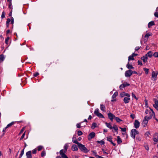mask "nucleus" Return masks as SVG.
Here are the masks:
<instances>
[{"label":"nucleus","instance_id":"f257e3e1","mask_svg":"<svg viewBox=\"0 0 158 158\" xmlns=\"http://www.w3.org/2000/svg\"><path fill=\"white\" fill-rule=\"evenodd\" d=\"M78 146L81 151L85 153H87L89 151V150L84 145L80 143H79Z\"/></svg>","mask_w":158,"mask_h":158},{"label":"nucleus","instance_id":"f03ea898","mask_svg":"<svg viewBox=\"0 0 158 158\" xmlns=\"http://www.w3.org/2000/svg\"><path fill=\"white\" fill-rule=\"evenodd\" d=\"M139 134V132L136 129H132L131 131V136L134 139H135V135Z\"/></svg>","mask_w":158,"mask_h":158},{"label":"nucleus","instance_id":"7ed1b4c3","mask_svg":"<svg viewBox=\"0 0 158 158\" xmlns=\"http://www.w3.org/2000/svg\"><path fill=\"white\" fill-rule=\"evenodd\" d=\"M99 110L98 109H96L94 112V114L98 117L101 118H104L103 115L101 113L99 112Z\"/></svg>","mask_w":158,"mask_h":158},{"label":"nucleus","instance_id":"20e7f679","mask_svg":"<svg viewBox=\"0 0 158 158\" xmlns=\"http://www.w3.org/2000/svg\"><path fill=\"white\" fill-rule=\"evenodd\" d=\"M133 71L129 70L126 71L125 73V76L127 77H130L132 74Z\"/></svg>","mask_w":158,"mask_h":158},{"label":"nucleus","instance_id":"39448f33","mask_svg":"<svg viewBox=\"0 0 158 158\" xmlns=\"http://www.w3.org/2000/svg\"><path fill=\"white\" fill-rule=\"evenodd\" d=\"M106 139L107 140L110 142L114 146H115L116 145V144L113 143L112 141V137L111 136H109L107 137Z\"/></svg>","mask_w":158,"mask_h":158},{"label":"nucleus","instance_id":"423d86ee","mask_svg":"<svg viewBox=\"0 0 158 158\" xmlns=\"http://www.w3.org/2000/svg\"><path fill=\"white\" fill-rule=\"evenodd\" d=\"M108 118L112 121L114 118H115V116L112 113L110 112L108 114Z\"/></svg>","mask_w":158,"mask_h":158},{"label":"nucleus","instance_id":"0eeeda50","mask_svg":"<svg viewBox=\"0 0 158 158\" xmlns=\"http://www.w3.org/2000/svg\"><path fill=\"white\" fill-rule=\"evenodd\" d=\"M95 136V133L93 132L90 133L88 135V139L89 140H90Z\"/></svg>","mask_w":158,"mask_h":158},{"label":"nucleus","instance_id":"6e6552de","mask_svg":"<svg viewBox=\"0 0 158 158\" xmlns=\"http://www.w3.org/2000/svg\"><path fill=\"white\" fill-rule=\"evenodd\" d=\"M129 85L130 84L127 83V82H125L120 86L119 88L121 89H122L123 88H124L126 86H129Z\"/></svg>","mask_w":158,"mask_h":158},{"label":"nucleus","instance_id":"1a4fd4ad","mask_svg":"<svg viewBox=\"0 0 158 158\" xmlns=\"http://www.w3.org/2000/svg\"><path fill=\"white\" fill-rule=\"evenodd\" d=\"M134 125L135 128L137 129L138 128L139 126L140 123L138 120H136L135 121Z\"/></svg>","mask_w":158,"mask_h":158},{"label":"nucleus","instance_id":"9d476101","mask_svg":"<svg viewBox=\"0 0 158 158\" xmlns=\"http://www.w3.org/2000/svg\"><path fill=\"white\" fill-rule=\"evenodd\" d=\"M158 134L157 133H156L154 135L153 139L154 142L157 143L158 141Z\"/></svg>","mask_w":158,"mask_h":158},{"label":"nucleus","instance_id":"9b49d317","mask_svg":"<svg viewBox=\"0 0 158 158\" xmlns=\"http://www.w3.org/2000/svg\"><path fill=\"white\" fill-rule=\"evenodd\" d=\"M118 93L117 92H115L112 95V99L111 100V102H114L116 100V97L118 95Z\"/></svg>","mask_w":158,"mask_h":158},{"label":"nucleus","instance_id":"f8f14e48","mask_svg":"<svg viewBox=\"0 0 158 158\" xmlns=\"http://www.w3.org/2000/svg\"><path fill=\"white\" fill-rule=\"evenodd\" d=\"M31 151H29L27 152L26 156L27 157V158H31Z\"/></svg>","mask_w":158,"mask_h":158},{"label":"nucleus","instance_id":"ddd939ff","mask_svg":"<svg viewBox=\"0 0 158 158\" xmlns=\"http://www.w3.org/2000/svg\"><path fill=\"white\" fill-rule=\"evenodd\" d=\"M141 59L144 62H145L147 61L148 58V57L145 56L141 57Z\"/></svg>","mask_w":158,"mask_h":158},{"label":"nucleus","instance_id":"4468645a","mask_svg":"<svg viewBox=\"0 0 158 158\" xmlns=\"http://www.w3.org/2000/svg\"><path fill=\"white\" fill-rule=\"evenodd\" d=\"M72 149L73 151H76L78 150V148L77 145L74 144L72 146Z\"/></svg>","mask_w":158,"mask_h":158},{"label":"nucleus","instance_id":"2eb2a0df","mask_svg":"<svg viewBox=\"0 0 158 158\" xmlns=\"http://www.w3.org/2000/svg\"><path fill=\"white\" fill-rule=\"evenodd\" d=\"M152 56V51H149L147 53L146 55L145 56L147 57L148 56L149 57H151Z\"/></svg>","mask_w":158,"mask_h":158},{"label":"nucleus","instance_id":"dca6fc26","mask_svg":"<svg viewBox=\"0 0 158 158\" xmlns=\"http://www.w3.org/2000/svg\"><path fill=\"white\" fill-rule=\"evenodd\" d=\"M130 100V98H129L125 97L124 98L123 101L125 103H128L129 101Z\"/></svg>","mask_w":158,"mask_h":158},{"label":"nucleus","instance_id":"f3484780","mask_svg":"<svg viewBox=\"0 0 158 158\" xmlns=\"http://www.w3.org/2000/svg\"><path fill=\"white\" fill-rule=\"evenodd\" d=\"M154 25H155L154 22L153 21H152L149 23L148 26L149 28H150L151 26Z\"/></svg>","mask_w":158,"mask_h":158},{"label":"nucleus","instance_id":"a211bd4d","mask_svg":"<svg viewBox=\"0 0 158 158\" xmlns=\"http://www.w3.org/2000/svg\"><path fill=\"white\" fill-rule=\"evenodd\" d=\"M100 109L103 112H105L106 107L103 104H101L100 105Z\"/></svg>","mask_w":158,"mask_h":158},{"label":"nucleus","instance_id":"6ab92c4d","mask_svg":"<svg viewBox=\"0 0 158 158\" xmlns=\"http://www.w3.org/2000/svg\"><path fill=\"white\" fill-rule=\"evenodd\" d=\"M157 76V74L154 71L152 73V77L155 80Z\"/></svg>","mask_w":158,"mask_h":158},{"label":"nucleus","instance_id":"aec40b11","mask_svg":"<svg viewBox=\"0 0 158 158\" xmlns=\"http://www.w3.org/2000/svg\"><path fill=\"white\" fill-rule=\"evenodd\" d=\"M73 143L77 144V145L80 143L77 141L76 138L75 137H73Z\"/></svg>","mask_w":158,"mask_h":158},{"label":"nucleus","instance_id":"412c9836","mask_svg":"<svg viewBox=\"0 0 158 158\" xmlns=\"http://www.w3.org/2000/svg\"><path fill=\"white\" fill-rule=\"evenodd\" d=\"M127 67L129 69H133L134 68L131 65L129 64L128 62L127 64Z\"/></svg>","mask_w":158,"mask_h":158},{"label":"nucleus","instance_id":"4be33fe9","mask_svg":"<svg viewBox=\"0 0 158 158\" xmlns=\"http://www.w3.org/2000/svg\"><path fill=\"white\" fill-rule=\"evenodd\" d=\"M148 122L147 121V120H145L144 119L143 121L142 124L144 127H145V126L147 125L148 123Z\"/></svg>","mask_w":158,"mask_h":158},{"label":"nucleus","instance_id":"5701e85b","mask_svg":"<svg viewBox=\"0 0 158 158\" xmlns=\"http://www.w3.org/2000/svg\"><path fill=\"white\" fill-rule=\"evenodd\" d=\"M117 143L118 144L121 143L122 142V141L121 140V139L119 136H117Z\"/></svg>","mask_w":158,"mask_h":158},{"label":"nucleus","instance_id":"b1692460","mask_svg":"<svg viewBox=\"0 0 158 158\" xmlns=\"http://www.w3.org/2000/svg\"><path fill=\"white\" fill-rule=\"evenodd\" d=\"M106 124V126L110 128V129H111L112 128V127L111 125H110V123H108L106 122L105 123Z\"/></svg>","mask_w":158,"mask_h":158},{"label":"nucleus","instance_id":"393cba45","mask_svg":"<svg viewBox=\"0 0 158 158\" xmlns=\"http://www.w3.org/2000/svg\"><path fill=\"white\" fill-rule=\"evenodd\" d=\"M68 147H69V146L67 144H66L64 145V148L65 149V150L64 151V153H66Z\"/></svg>","mask_w":158,"mask_h":158},{"label":"nucleus","instance_id":"a878e982","mask_svg":"<svg viewBox=\"0 0 158 158\" xmlns=\"http://www.w3.org/2000/svg\"><path fill=\"white\" fill-rule=\"evenodd\" d=\"M15 122H12L8 124L6 127V128H8L11 126L13 124H14L15 123Z\"/></svg>","mask_w":158,"mask_h":158},{"label":"nucleus","instance_id":"bb28decb","mask_svg":"<svg viewBox=\"0 0 158 158\" xmlns=\"http://www.w3.org/2000/svg\"><path fill=\"white\" fill-rule=\"evenodd\" d=\"M97 127V124L95 123H93L91 126V128L94 129L95 128Z\"/></svg>","mask_w":158,"mask_h":158},{"label":"nucleus","instance_id":"cd10ccee","mask_svg":"<svg viewBox=\"0 0 158 158\" xmlns=\"http://www.w3.org/2000/svg\"><path fill=\"white\" fill-rule=\"evenodd\" d=\"M152 34L151 33H147V34H146V35H145L144 37L145 38H147V39H148V37L150 36H151V35H152Z\"/></svg>","mask_w":158,"mask_h":158},{"label":"nucleus","instance_id":"c85d7f7f","mask_svg":"<svg viewBox=\"0 0 158 158\" xmlns=\"http://www.w3.org/2000/svg\"><path fill=\"white\" fill-rule=\"evenodd\" d=\"M134 60V56L132 55L128 57V60L129 61L130 60Z\"/></svg>","mask_w":158,"mask_h":158},{"label":"nucleus","instance_id":"c756f323","mask_svg":"<svg viewBox=\"0 0 158 158\" xmlns=\"http://www.w3.org/2000/svg\"><path fill=\"white\" fill-rule=\"evenodd\" d=\"M112 128H113L114 130L118 133V128L115 125H114L113 126Z\"/></svg>","mask_w":158,"mask_h":158},{"label":"nucleus","instance_id":"7c9ffc66","mask_svg":"<svg viewBox=\"0 0 158 158\" xmlns=\"http://www.w3.org/2000/svg\"><path fill=\"white\" fill-rule=\"evenodd\" d=\"M152 118L151 116H149L148 117L145 116L144 118V119L147 121L148 122V121L149 119H151Z\"/></svg>","mask_w":158,"mask_h":158},{"label":"nucleus","instance_id":"2f4dec72","mask_svg":"<svg viewBox=\"0 0 158 158\" xmlns=\"http://www.w3.org/2000/svg\"><path fill=\"white\" fill-rule=\"evenodd\" d=\"M115 120H116V121L117 122H119L121 121H123L120 119L118 117H116L115 118Z\"/></svg>","mask_w":158,"mask_h":158},{"label":"nucleus","instance_id":"473e14b6","mask_svg":"<svg viewBox=\"0 0 158 158\" xmlns=\"http://www.w3.org/2000/svg\"><path fill=\"white\" fill-rule=\"evenodd\" d=\"M153 100L155 102V104L154 105H158V100L156 99H154Z\"/></svg>","mask_w":158,"mask_h":158},{"label":"nucleus","instance_id":"72a5a7b5","mask_svg":"<svg viewBox=\"0 0 158 158\" xmlns=\"http://www.w3.org/2000/svg\"><path fill=\"white\" fill-rule=\"evenodd\" d=\"M143 69L145 71L146 74H148V73L149 69L146 68H144Z\"/></svg>","mask_w":158,"mask_h":158},{"label":"nucleus","instance_id":"f704fd0d","mask_svg":"<svg viewBox=\"0 0 158 158\" xmlns=\"http://www.w3.org/2000/svg\"><path fill=\"white\" fill-rule=\"evenodd\" d=\"M43 148V147L41 146H39L38 147L37 150L38 151H40Z\"/></svg>","mask_w":158,"mask_h":158},{"label":"nucleus","instance_id":"c9c22d12","mask_svg":"<svg viewBox=\"0 0 158 158\" xmlns=\"http://www.w3.org/2000/svg\"><path fill=\"white\" fill-rule=\"evenodd\" d=\"M45 154H46V153H45V151H43L42 152L41 154V156L42 157H43L45 155Z\"/></svg>","mask_w":158,"mask_h":158},{"label":"nucleus","instance_id":"e433bc0d","mask_svg":"<svg viewBox=\"0 0 158 158\" xmlns=\"http://www.w3.org/2000/svg\"><path fill=\"white\" fill-rule=\"evenodd\" d=\"M120 129L121 130V131L123 132H125L126 131V128L125 127L124 128H122L121 127H120Z\"/></svg>","mask_w":158,"mask_h":158},{"label":"nucleus","instance_id":"4c0bfd02","mask_svg":"<svg viewBox=\"0 0 158 158\" xmlns=\"http://www.w3.org/2000/svg\"><path fill=\"white\" fill-rule=\"evenodd\" d=\"M9 39H10V37H7L6 39V40H5V43L6 44H8V40H9Z\"/></svg>","mask_w":158,"mask_h":158},{"label":"nucleus","instance_id":"58836bf2","mask_svg":"<svg viewBox=\"0 0 158 158\" xmlns=\"http://www.w3.org/2000/svg\"><path fill=\"white\" fill-rule=\"evenodd\" d=\"M61 156L63 158H69L64 153Z\"/></svg>","mask_w":158,"mask_h":158},{"label":"nucleus","instance_id":"ea45409f","mask_svg":"<svg viewBox=\"0 0 158 158\" xmlns=\"http://www.w3.org/2000/svg\"><path fill=\"white\" fill-rule=\"evenodd\" d=\"M25 127H23V128L20 131V132H19V135L21 134L23 132V131L25 130Z\"/></svg>","mask_w":158,"mask_h":158},{"label":"nucleus","instance_id":"a19ab883","mask_svg":"<svg viewBox=\"0 0 158 158\" xmlns=\"http://www.w3.org/2000/svg\"><path fill=\"white\" fill-rule=\"evenodd\" d=\"M83 122H84V121H83V122H81V123H77V125H76L77 127L78 128H80V127H81V126H80L81 124V123H82Z\"/></svg>","mask_w":158,"mask_h":158},{"label":"nucleus","instance_id":"79ce46f5","mask_svg":"<svg viewBox=\"0 0 158 158\" xmlns=\"http://www.w3.org/2000/svg\"><path fill=\"white\" fill-rule=\"evenodd\" d=\"M83 133L81 131H77V134L78 135L80 136Z\"/></svg>","mask_w":158,"mask_h":158},{"label":"nucleus","instance_id":"37998d69","mask_svg":"<svg viewBox=\"0 0 158 158\" xmlns=\"http://www.w3.org/2000/svg\"><path fill=\"white\" fill-rule=\"evenodd\" d=\"M97 142L98 143H100L101 144V145L104 144L105 143L102 140H101L100 141H98Z\"/></svg>","mask_w":158,"mask_h":158},{"label":"nucleus","instance_id":"c03bdc74","mask_svg":"<svg viewBox=\"0 0 158 158\" xmlns=\"http://www.w3.org/2000/svg\"><path fill=\"white\" fill-rule=\"evenodd\" d=\"M64 153H64V150L63 149L60 150V154L61 155L63 154H64Z\"/></svg>","mask_w":158,"mask_h":158},{"label":"nucleus","instance_id":"a18cd8bd","mask_svg":"<svg viewBox=\"0 0 158 158\" xmlns=\"http://www.w3.org/2000/svg\"><path fill=\"white\" fill-rule=\"evenodd\" d=\"M25 131L23 133V134L22 135V136H21V138L20 139V140H21L23 139V138L24 137L25 135Z\"/></svg>","mask_w":158,"mask_h":158},{"label":"nucleus","instance_id":"49530a36","mask_svg":"<svg viewBox=\"0 0 158 158\" xmlns=\"http://www.w3.org/2000/svg\"><path fill=\"white\" fill-rule=\"evenodd\" d=\"M4 59V57L3 55H0V61H3Z\"/></svg>","mask_w":158,"mask_h":158},{"label":"nucleus","instance_id":"de8ad7c7","mask_svg":"<svg viewBox=\"0 0 158 158\" xmlns=\"http://www.w3.org/2000/svg\"><path fill=\"white\" fill-rule=\"evenodd\" d=\"M120 96L121 97H123L125 96V93L124 92H123L120 94Z\"/></svg>","mask_w":158,"mask_h":158},{"label":"nucleus","instance_id":"09e8293b","mask_svg":"<svg viewBox=\"0 0 158 158\" xmlns=\"http://www.w3.org/2000/svg\"><path fill=\"white\" fill-rule=\"evenodd\" d=\"M5 13L4 11H3L2 12V15H1V17L2 18H3L5 17Z\"/></svg>","mask_w":158,"mask_h":158},{"label":"nucleus","instance_id":"8fccbe9b","mask_svg":"<svg viewBox=\"0 0 158 158\" xmlns=\"http://www.w3.org/2000/svg\"><path fill=\"white\" fill-rule=\"evenodd\" d=\"M153 56L155 57H158V52H156L154 53Z\"/></svg>","mask_w":158,"mask_h":158},{"label":"nucleus","instance_id":"3c124183","mask_svg":"<svg viewBox=\"0 0 158 158\" xmlns=\"http://www.w3.org/2000/svg\"><path fill=\"white\" fill-rule=\"evenodd\" d=\"M150 116H151L152 118V117L153 115H154V116H155V113L154 111L150 112Z\"/></svg>","mask_w":158,"mask_h":158},{"label":"nucleus","instance_id":"603ef678","mask_svg":"<svg viewBox=\"0 0 158 158\" xmlns=\"http://www.w3.org/2000/svg\"><path fill=\"white\" fill-rule=\"evenodd\" d=\"M132 96L133 98H134L136 100H138V98H136V96H135V95L133 93H132Z\"/></svg>","mask_w":158,"mask_h":158},{"label":"nucleus","instance_id":"864d4df0","mask_svg":"<svg viewBox=\"0 0 158 158\" xmlns=\"http://www.w3.org/2000/svg\"><path fill=\"white\" fill-rule=\"evenodd\" d=\"M130 117L132 118V119H134L135 117V115L134 114H131L130 115Z\"/></svg>","mask_w":158,"mask_h":158},{"label":"nucleus","instance_id":"5fc2aeb1","mask_svg":"<svg viewBox=\"0 0 158 158\" xmlns=\"http://www.w3.org/2000/svg\"><path fill=\"white\" fill-rule=\"evenodd\" d=\"M138 63L139 65H143V64H142L141 61L140 60H138Z\"/></svg>","mask_w":158,"mask_h":158},{"label":"nucleus","instance_id":"6e6d98bb","mask_svg":"<svg viewBox=\"0 0 158 158\" xmlns=\"http://www.w3.org/2000/svg\"><path fill=\"white\" fill-rule=\"evenodd\" d=\"M154 15L156 17H158V12H156L154 13Z\"/></svg>","mask_w":158,"mask_h":158},{"label":"nucleus","instance_id":"4d7b16f0","mask_svg":"<svg viewBox=\"0 0 158 158\" xmlns=\"http://www.w3.org/2000/svg\"><path fill=\"white\" fill-rule=\"evenodd\" d=\"M36 149H34L32 151V153L34 154H35L36 153Z\"/></svg>","mask_w":158,"mask_h":158},{"label":"nucleus","instance_id":"13d9d810","mask_svg":"<svg viewBox=\"0 0 158 158\" xmlns=\"http://www.w3.org/2000/svg\"><path fill=\"white\" fill-rule=\"evenodd\" d=\"M39 75V73L38 72L34 74V76L36 77Z\"/></svg>","mask_w":158,"mask_h":158},{"label":"nucleus","instance_id":"bf43d9fd","mask_svg":"<svg viewBox=\"0 0 158 158\" xmlns=\"http://www.w3.org/2000/svg\"><path fill=\"white\" fill-rule=\"evenodd\" d=\"M92 152L93 155L96 157V156H98L96 154V152L94 151H92Z\"/></svg>","mask_w":158,"mask_h":158},{"label":"nucleus","instance_id":"052dcab7","mask_svg":"<svg viewBox=\"0 0 158 158\" xmlns=\"http://www.w3.org/2000/svg\"><path fill=\"white\" fill-rule=\"evenodd\" d=\"M136 139L139 141H140L141 140V138L139 136H137Z\"/></svg>","mask_w":158,"mask_h":158},{"label":"nucleus","instance_id":"680f3d73","mask_svg":"<svg viewBox=\"0 0 158 158\" xmlns=\"http://www.w3.org/2000/svg\"><path fill=\"white\" fill-rule=\"evenodd\" d=\"M11 23L12 24H13V23H14V18H13V17H11Z\"/></svg>","mask_w":158,"mask_h":158},{"label":"nucleus","instance_id":"e2e57ef3","mask_svg":"<svg viewBox=\"0 0 158 158\" xmlns=\"http://www.w3.org/2000/svg\"><path fill=\"white\" fill-rule=\"evenodd\" d=\"M10 21H11V20L10 19H7V21L6 22V23H9L10 22Z\"/></svg>","mask_w":158,"mask_h":158},{"label":"nucleus","instance_id":"0e129e2a","mask_svg":"<svg viewBox=\"0 0 158 158\" xmlns=\"http://www.w3.org/2000/svg\"><path fill=\"white\" fill-rule=\"evenodd\" d=\"M24 148L23 149L21 152V153L20 154H21V155H23L24 154Z\"/></svg>","mask_w":158,"mask_h":158},{"label":"nucleus","instance_id":"69168bd1","mask_svg":"<svg viewBox=\"0 0 158 158\" xmlns=\"http://www.w3.org/2000/svg\"><path fill=\"white\" fill-rule=\"evenodd\" d=\"M140 48L139 47H136L135 48V50L136 51H137L139 50V49Z\"/></svg>","mask_w":158,"mask_h":158},{"label":"nucleus","instance_id":"338daca9","mask_svg":"<svg viewBox=\"0 0 158 158\" xmlns=\"http://www.w3.org/2000/svg\"><path fill=\"white\" fill-rule=\"evenodd\" d=\"M145 134L148 136H149V135L150 134V132L149 131H147L146 133Z\"/></svg>","mask_w":158,"mask_h":158},{"label":"nucleus","instance_id":"774afa93","mask_svg":"<svg viewBox=\"0 0 158 158\" xmlns=\"http://www.w3.org/2000/svg\"><path fill=\"white\" fill-rule=\"evenodd\" d=\"M145 148L147 150H149V147L147 145L145 146Z\"/></svg>","mask_w":158,"mask_h":158}]
</instances>
